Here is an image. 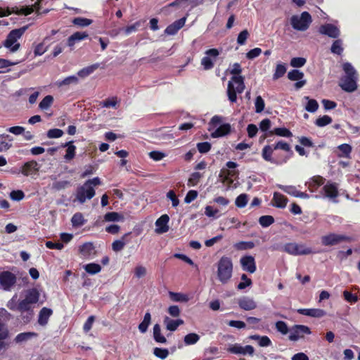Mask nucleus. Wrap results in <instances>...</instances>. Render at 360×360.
Wrapping results in <instances>:
<instances>
[{
    "mask_svg": "<svg viewBox=\"0 0 360 360\" xmlns=\"http://www.w3.org/2000/svg\"><path fill=\"white\" fill-rule=\"evenodd\" d=\"M339 85L346 92H354L357 89L356 77L343 76Z\"/></svg>",
    "mask_w": 360,
    "mask_h": 360,
    "instance_id": "nucleus-16",
    "label": "nucleus"
},
{
    "mask_svg": "<svg viewBox=\"0 0 360 360\" xmlns=\"http://www.w3.org/2000/svg\"><path fill=\"white\" fill-rule=\"evenodd\" d=\"M227 168H222L220 171L219 177L222 179L223 182H228L231 184L233 182V178L238 177L239 172L238 170L231 169L238 167V164L233 161H229L226 163Z\"/></svg>",
    "mask_w": 360,
    "mask_h": 360,
    "instance_id": "nucleus-6",
    "label": "nucleus"
},
{
    "mask_svg": "<svg viewBox=\"0 0 360 360\" xmlns=\"http://www.w3.org/2000/svg\"><path fill=\"white\" fill-rule=\"evenodd\" d=\"M164 323L166 326V329L169 331H175L179 326H181L184 323V320L182 319H171L168 316H165L163 321Z\"/></svg>",
    "mask_w": 360,
    "mask_h": 360,
    "instance_id": "nucleus-29",
    "label": "nucleus"
},
{
    "mask_svg": "<svg viewBox=\"0 0 360 360\" xmlns=\"http://www.w3.org/2000/svg\"><path fill=\"white\" fill-rule=\"evenodd\" d=\"M273 146L275 150H282L286 152V154L277 153L278 158L285 159V163H286L288 161V160L291 158L294 155V153L292 150L290 144L285 141H279L275 144H273Z\"/></svg>",
    "mask_w": 360,
    "mask_h": 360,
    "instance_id": "nucleus-14",
    "label": "nucleus"
},
{
    "mask_svg": "<svg viewBox=\"0 0 360 360\" xmlns=\"http://www.w3.org/2000/svg\"><path fill=\"white\" fill-rule=\"evenodd\" d=\"M151 322V315L150 312H146L144 315L143 320L139 325V330L141 333H144L147 331L148 328Z\"/></svg>",
    "mask_w": 360,
    "mask_h": 360,
    "instance_id": "nucleus-42",
    "label": "nucleus"
},
{
    "mask_svg": "<svg viewBox=\"0 0 360 360\" xmlns=\"http://www.w3.org/2000/svg\"><path fill=\"white\" fill-rule=\"evenodd\" d=\"M339 153L338 156L339 158H351V153L352 151V147L348 143H342L338 146Z\"/></svg>",
    "mask_w": 360,
    "mask_h": 360,
    "instance_id": "nucleus-33",
    "label": "nucleus"
},
{
    "mask_svg": "<svg viewBox=\"0 0 360 360\" xmlns=\"http://www.w3.org/2000/svg\"><path fill=\"white\" fill-rule=\"evenodd\" d=\"M319 32L321 34L326 35L330 38L336 39L340 34V30L331 23H326L319 27Z\"/></svg>",
    "mask_w": 360,
    "mask_h": 360,
    "instance_id": "nucleus-18",
    "label": "nucleus"
},
{
    "mask_svg": "<svg viewBox=\"0 0 360 360\" xmlns=\"http://www.w3.org/2000/svg\"><path fill=\"white\" fill-rule=\"evenodd\" d=\"M342 45V42L341 39H337L334 41L331 46V52L337 55H341L343 52V48Z\"/></svg>",
    "mask_w": 360,
    "mask_h": 360,
    "instance_id": "nucleus-57",
    "label": "nucleus"
},
{
    "mask_svg": "<svg viewBox=\"0 0 360 360\" xmlns=\"http://www.w3.org/2000/svg\"><path fill=\"white\" fill-rule=\"evenodd\" d=\"M39 171V165L37 161L32 160L24 163L19 172L13 171V174L22 173L24 176H28L37 173Z\"/></svg>",
    "mask_w": 360,
    "mask_h": 360,
    "instance_id": "nucleus-13",
    "label": "nucleus"
},
{
    "mask_svg": "<svg viewBox=\"0 0 360 360\" xmlns=\"http://www.w3.org/2000/svg\"><path fill=\"white\" fill-rule=\"evenodd\" d=\"M248 202V195L246 193L240 194L235 200L236 206L239 208H243Z\"/></svg>",
    "mask_w": 360,
    "mask_h": 360,
    "instance_id": "nucleus-51",
    "label": "nucleus"
},
{
    "mask_svg": "<svg viewBox=\"0 0 360 360\" xmlns=\"http://www.w3.org/2000/svg\"><path fill=\"white\" fill-rule=\"evenodd\" d=\"M61 146L63 148L67 147L66 153L64 156L65 159L66 160H72L75 158V153H76V146L75 145H73V142L72 141L67 142L64 144H62Z\"/></svg>",
    "mask_w": 360,
    "mask_h": 360,
    "instance_id": "nucleus-34",
    "label": "nucleus"
},
{
    "mask_svg": "<svg viewBox=\"0 0 360 360\" xmlns=\"http://www.w3.org/2000/svg\"><path fill=\"white\" fill-rule=\"evenodd\" d=\"M275 150L273 145L265 146L262 151V156L263 159L269 162L275 164L277 165H281L285 164V159L278 158L277 153L273 155V153Z\"/></svg>",
    "mask_w": 360,
    "mask_h": 360,
    "instance_id": "nucleus-9",
    "label": "nucleus"
},
{
    "mask_svg": "<svg viewBox=\"0 0 360 360\" xmlns=\"http://www.w3.org/2000/svg\"><path fill=\"white\" fill-rule=\"evenodd\" d=\"M52 309L43 307L39 314L38 323L41 326H45L47 324L49 317L52 315Z\"/></svg>",
    "mask_w": 360,
    "mask_h": 360,
    "instance_id": "nucleus-31",
    "label": "nucleus"
},
{
    "mask_svg": "<svg viewBox=\"0 0 360 360\" xmlns=\"http://www.w3.org/2000/svg\"><path fill=\"white\" fill-rule=\"evenodd\" d=\"M40 294L39 290L35 288H31L25 292V300L31 304H34L39 302Z\"/></svg>",
    "mask_w": 360,
    "mask_h": 360,
    "instance_id": "nucleus-28",
    "label": "nucleus"
},
{
    "mask_svg": "<svg viewBox=\"0 0 360 360\" xmlns=\"http://www.w3.org/2000/svg\"><path fill=\"white\" fill-rule=\"evenodd\" d=\"M202 177V174L198 172L192 173L188 179V185L192 186H196Z\"/></svg>",
    "mask_w": 360,
    "mask_h": 360,
    "instance_id": "nucleus-61",
    "label": "nucleus"
},
{
    "mask_svg": "<svg viewBox=\"0 0 360 360\" xmlns=\"http://www.w3.org/2000/svg\"><path fill=\"white\" fill-rule=\"evenodd\" d=\"M18 311L23 314L27 312V315L25 319L27 321H30L33 316V307L30 302L26 301L25 299L21 300L18 302Z\"/></svg>",
    "mask_w": 360,
    "mask_h": 360,
    "instance_id": "nucleus-22",
    "label": "nucleus"
},
{
    "mask_svg": "<svg viewBox=\"0 0 360 360\" xmlns=\"http://www.w3.org/2000/svg\"><path fill=\"white\" fill-rule=\"evenodd\" d=\"M325 179L321 176H315L309 182L308 188L310 191H316L319 186L324 184Z\"/></svg>",
    "mask_w": 360,
    "mask_h": 360,
    "instance_id": "nucleus-35",
    "label": "nucleus"
},
{
    "mask_svg": "<svg viewBox=\"0 0 360 360\" xmlns=\"http://www.w3.org/2000/svg\"><path fill=\"white\" fill-rule=\"evenodd\" d=\"M238 306L240 309L245 311H250L257 307V303L255 300L247 296L240 297L238 301Z\"/></svg>",
    "mask_w": 360,
    "mask_h": 360,
    "instance_id": "nucleus-25",
    "label": "nucleus"
},
{
    "mask_svg": "<svg viewBox=\"0 0 360 360\" xmlns=\"http://www.w3.org/2000/svg\"><path fill=\"white\" fill-rule=\"evenodd\" d=\"M130 234H131L130 232L127 233L122 237L121 239L115 240L112 243V250L115 252H119V251H121L122 250H123V248H124V246L126 245L125 238Z\"/></svg>",
    "mask_w": 360,
    "mask_h": 360,
    "instance_id": "nucleus-39",
    "label": "nucleus"
},
{
    "mask_svg": "<svg viewBox=\"0 0 360 360\" xmlns=\"http://www.w3.org/2000/svg\"><path fill=\"white\" fill-rule=\"evenodd\" d=\"M88 34L85 32H76L68 37L67 44L70 48H72L76 42L84 40L88 38Z\"/></svg>",
    "mask_w": 360,
    "mask_h": 360,
    "instance_id": "nucleus-27",
    "label": "nucleus"
},
{
    "mask_svg": "<svg viewBox=\"0 0 360 360\" xmlns=\"http://www.w3.org/2000/svg\"><path fill=\"white\" fill-rule=\"evenodd\" d=\"M275 328L276 330L282 335H287L289 332V328L287 323L283 321H278L275 323Z\"/></svg>",
    "mask_w": 360,
    "mask_h": 360,
    "instance_id": "nucleus-56",
    "label": "nucleus"
},
{
    "mask_svg": "<svg viewBox=\"0 0 360 360\" xmlns=\"http://www.w3.org/2000/svg\"><path fill=\"white\" fill-rule=\"evenodd\" d=\"M342 68L346 74L345 76L356 77V72L351 63H345L342 65Z\"/></svg>",
    "mask_w": 360,
    "mask_h": 360,
    "instance_id": "nucleus-63",
    "label": "nucleus"
},
{
    "mask_svg": "<svg viewBox=\"0 0 360 360\" xmlns=\"http://www.w3.org/2000/svg\"><path fill=\"white\" fill-rule=\"evenodd\" d=\"M196 147L199 153L204 154L208 153L210 150L212 145L210 143L207 141L200 142L197 143Z\"/></svg>",
    "mask_w": 360,
    "mask_h": 360,
    "instance_id": "nucleus-64",
    "label": "nucleus"
},
{
    "mask_svg": "<svg viewBox=\"0 0 360 360\" xmlns=\"http://www.w3.org/2000/svg\"><path fill=\"white\" fill-rule=\"evenodd\" d=\"M43 1V0H37L33 5L22 7L20 9H18V7H14L15 12L14 13L15 14H21L25 15H28L33 13L34 11L36 12V13L39 15H40V10H41V4Z\"/></svg>",
    "mask_w": 360,
    "mask_h": 360,
    "instance_id": "nucleus-17",
    "label": "nucleus"
},
{
    "mask_svg": "<svg viewBox=\"0 0 360 360\" xmlns=\"http://www.w3.org/2000/svg\"><path fill=\"white\" fill-rule=\"evenodd\" d=\"M250 338L253 340H258V344L260 347H269L271 345V341L266 335L260 336L259 335H252L250 336Z\"/></svg>",
    "mask_w": 360,
    "mask_h": 360,
    "instance_id": "nucleus-41",
    "label": "nucleus"
},
{
    "mask_svg": "<svg viewBox=\"0 0 360 360\" xmlns=\"http://www.w3.org/2000/svg\"><path fill=\"white\" fill-rule=\"evenodd\" d=\"M274 221V218L271 215H263L259 218V223L264 228L269 227L273 224Z\"/></svg>",
    "mask_w": 360,
    "mask_h": 360,
    "instance_id": "nucleus-48",
    "label": "nucleus"
},
{
    "mask_svg": "<svg viewBox=\"0 0 360 360\" xmlns=\"http://www.w3.org/2000/svg\"><path fill=\"white\" fill-rule=\"evenodd\" d=\"M306 99H308V102L305 106V109L307 111L309 112H314L319 108V103L315 99H310L308 96L305 97Z\"/></svg>",
    "mask_w": 360,
    "mask_h": 360,
    "instance_id": "nucleus-53",
    "label": "nucleus"
},
{
    "mask_svg": "<svg viewBox=\"0 0 360 360\" xmlns=\"http://www.w3.org/2000/svg\"><path fill=\"white\" fill-rule=\"evenodd\" d=\"M27 28L28 26L25 25L18 29L11 30L3 42V45L12 53L17 51L20 47V44L18 42V40L23 35Z\"/></svg>",
    "mask_w": 360,
    "mask_h": 360,
    "instance_id": "nucleus-3",
    "label": "nucleus"
},
{
    "mask_svg": "<svg viewBox=\"0 0 360 360\" xmlns=\"http://www.w3.org/2000/svg\"><path fill=\"white\" fill-rule=\"evenodd\" d=\"M85 221L83 214L80 212L75 213L71 219L72 224L75 227L83 226Z\"/></svg>",
    "mask_w": 360,
    "mask_h": 360,
    "instance_id": "nucleus-47",
    "label": "nucleus"
},
{
    "mask_svg": "<svg viewBox=\"0 0 360 360\" xmlns=\"http://www.w3.org/2000/svg\"><path fill=\"white\" fill-rule=\"evenodd\" d=\"M233 274V262L230 257L223 256L217 262V277L222 283H226Z\"/></svg>",
    "mask_w": 360,
    "mask_h": 360,
    "instance_id": "nucleus-2",
    "label": "nucleus"
},
{
    "mask_svg": "<svg viewBox=\"0 0 360 360\" xmlns=\"http://www.w3.org/2000/svg\"><path fill=\"white\" fill-rule=\"evenodd\" d=\"M11 314L4 308L0 309V349L5 347L4 340L8 336V330L1 319H6Z\"/></svg>",
    "mask_w": 360,
    "mask_h": 360,
    "instance_id": "nucleus-15",
    "label": "nucleus"
},
{
    "mask_svg": "<svg viewBox=\"0 0 360 360\" xmlns=\"http://www.w3.org/2000/svg\"><path fill=\"white\" fill-rule=\"evenodd\" d=\"M206 56L201 59V65L205 70H209L214 68L216 58L219 55V51L217 49H210L205 51Z\"/></svg>",
    "mask_w": 360,
    "mask_h": 360,
    "instance_id": "nucleus-12",
    "label": "nucleus"
},
{
    "mask_svg": "<svg viewBox=\"0 0 360 360\" xmlns=\"http://www.w3.org/2000/svg\"><path fill=\"white\" fill-rule=\"evenodd\" d=\"M96 194L95 190L93 186H88L87 184H84L77 189L76 199L83 204L86 200H91Z\"/></svg>",
    "mask_w": 360,
    "mask_h": 360,
    "instance_id": "nucleus-11",
    "label": "nucleus"
},
{
    "mask_svg": "<svg viewBox=\"0 0 360 360\" xmlns=\"http://www.w3.org/2000/svg\"><path fill=\"white\" fill-rule=\"evenodd\" d=\"M286 72V67L285 64H278L276 67L275 72L273 75V79L276 80L282 77Z\"/></svg>",
    "mask_w": 360,
    "mask_h": 360,
    "instance_id": "nucleus-50",
    "label": "nucleus"
},
{
    "mask_svg": "<svg viewBox=\"0 0 360 360\" xmlns=\"http://www.w3.org/2000/svg\"><path fill=\"white\" fill-rule=\"evenodd\" d=\"M296 311L299 314L314 317V318H321L326 316V312L325 310L321 309H298Z\"/></svg>",
    "mask_w": 360,
    "mask_h": 360,
    "instance_id": "nucleus-23",
    "label": "nucleus"
},
{
    "mask_svg": "<svg viewBox=\"0 0 360 360\" xmlns=\"http://www.w3.org/2000/svg\"><path fill=\"white\" fill-rule=\"evenodd\" d=\"M169 217L167 214H162L155 221L156 229L158 233H165L169 229L168 225Z\"/></svg>",
    "mask_w": 360,
    "mask_h": 360,
    "instance_id": "nucleus-20",
    "label": "nucleus"
},
{
    "mask_svg": "<svg viewBox=\"0 0 360 360\" xmlns=\"http://www.w3.org/2000/svg\"><path fill=\"white\" fill-rule=\"evenodd\" d=\"M186 20V17H183L174 21L173 23L170 24L166 27L165 32L169 35H174L181 28L184 26Z\"/></svg>",
    "mask_w": 360,
    "mask_h": 360,
    "instance_id": "nucleus-24",
    "label": "nucleus"
},
{
    "mask_svg": "<svg viewBox=\"0 0 360 360\" xmlns=\"http://www.w3.org/2000/svg\"><path fill=\"white\" fill-rule=\"evenodd\" d=\"M17 281L16 276L9 271H0V287L5 291H11Z\"/></svg>",
    "mask_w": 360,
    "mask_h": 360,
    "instance_id": "nucleus-8",
    "label": "nucleus"
},
{
    "mask_svg": "<svg viewBox=\"0 0 360 360\" xmlns=\"http://www.w3.org/2000/svg\"><path fill=\"white\" fill-rule=\"evenodd\" d=\"M323 190L324 191L325 196L328 198H335L338 196V188L335 183L328 182L323 186Z\"/></svg>",
    "mask_w": 360,
    "mask_h": 360,
    "instance_id": "nucleus-26",
    "label": "nucleus"
},
{
    "mask_svg": "<svg viewBox=\"0 0 360 360\" xmlns=\"http://www.w3.org/2000/svg\"><path fill=\"white\" fill-rule=\"evenodd\" d=\"M170 299L174 302H187L188 297L186 295L180 292H169Z\"/></svg>",
    "mask_w": 360,
    "mask_h": 360,
    "instance_id": "nucleus-59",
    "label": "nucleus"
},
{
    "mask_svg": "<svg viewBox=\"0 0 360 360\" xmlns=\"http://www.w3.org/2000/svg\"><path fill=\"white\" fill-rule=\"evenodd\" d=\"M231 132V124L226 123L219 126L214 132L211 134L212 138H219L224 136Z\"/></svg>",
    "mask_w": 360,
    "mask_h": 360,
    "instance_id": "nucleus-32",
    "label": "nucleus"
},
{
    "mask_svg": "<svg viewBox=\"0 0 360 360\" xmlns=\"http://www.w3.org/2000/svg\"><path fill=\"white\" fill-rule=\"evenodd\" d=\"M53 102V98L51 95L46 96L39 103V107L41 110L48 109Z\"/></svg>",
    "mask_w": 360,
    "mask_h": 360,
    "instance_id": "nucleus-55",
    "label": "nucleus"
},
{
    "mask_svg": "<svg viewBox=\"0 0 360 360\" xmlns=\"http://www.w3.org/2000/svg\"><path fill=\"white\" fill-rule=\"evenodd\" d=\"M105 221H121L124 220V216L116 212H107L104 217Z\"/></svg>",
    "mask_w": 360,
    "mask_h": 360,
    "instance_id": "nucleus-40",
    "label": "nucleus"
},
{
    "mask_svg": "<svg viewBox=\"0 0 360 360\" xmlns=\"http://www.w3.org/2000/svg\"><path fill=\"white\" fill-rule=\"evenodd\" d=\"M321 243L324 246H333L342 242H351L352 238L345 235L330 233L323 236L321 238Z\"/></svg>",
    "mask_w": 360,
    "mask_h": 360,
    "instance_id": "nucleus-7",
    "label": "nucleus"
},
{
    "mask_svg": "<svg viewBox=\"0 0 360 360\" xmlns=\"http://www.w3.org/2000/svg\"><path fill=\"white\" fill-rule=\"evenodd\" d=\"M304 77V73L299 70H292L288 73V78L291 81H298L302 79Z\"/></svg>",
    "mask_w": 360,
    "mask_h": 360,
    "instance_id": "nucleus-52",
    "label": "nucleus"
},
{
    "mask_svg": "<svg viewBox=\"0 0 360 360\" xmlns=\"http://www.w3.org/2000/svg\"><path fill=\"white\" fill-rule=\"evenodd\" d=\"M200 338V337L198 334L191 333L184 336V342L186 345H192L197 343Z\"/></svg>",
    "mask_w": 360,
    "mask_h": 360,
    "instance_id": "nucleus-44",
    "label": "nucleus"
},
{
    "mask_svg": "<svg viewBox=\"0 0 360 360\" xmlns=\"http://www.w3.org/2000/svg\"><path fill=\"white\" fill-rule=\"evenodd\" d=\"M241 72L242 68L240 63H235L230 70V73L233 76L227 86V96L231 103L236 102L237 94L243 93L245 88L244 83L245 77L240 75Z\"/></svg>",
    "mask_w": 360,
    "mask_h": 360,
    "instance_id": "nucleus-1",
    "label": "nucleus"
},
{
    "mask_svg": "<svg viewBox=\"0 0 360 360\" xmlns=\"http://www.w3.org/2000/svg\"><path fill=\"white\" fill-rule=\"evenodd\" d=\"M275 134L281 137L290 138L292 136V132L285 127H277L269 131V135Z\"/></svg>",
    "mask_w": 360,
    "mask_h": 360,
    "instance_id": "nucleus-37",
    "label": "nucleus"
},
{
    "mask_svg": "<svg viewBox=\"0 0 360 360\" xmlns=\"http://www.w3.org/2000/svg\"><path fill=\"white\" fill-rule=\"evenodd\" d=\"M332 118L328 115H323L317 118L315 121V124L319 127H325L332 122Z\"/></svg>",
    "mask_w": 360,
    "mask_h": 360,
    "instance_id": "nucleus-60",
    "label": "nucleus"
},
{
    "mask_svg": "<svg viewBox=\"0 0 360 360\" xmlns=\"http://www.w3.org/2000/svg\"><path fill=\"white\" fill-rule=\"evenodd\" d=\"M282 250L294 256L307 255L314 253L311 248L307 247L304 244H299L296 243H288L285 244Z\"/></svg>",
    "mask_w": 360,
    "mask_h": 360,
    "instance_id": "nucleus-5",
    "label": "nucleus"
},
{
    "mask_svg": "<svg viewBox=\"0 0 360 360\" xmlns=\"http://www.w3.org/2000/svg\"><path fill=\"white\" fill-rule=\"evenodd\" d=\"M0 137L4 139V140L0 141V152H2L4 150H7L11 147V143H9L7 141L9 142H11L13 141V138L9 135H0Z\"/></svg>",
    "mask_w": 360,
    "mask_h": 360,
    "instance_id": "nucleus-46",
    "label": "nucleus"
},
{
    "mask_svg": "<svg viewBox=\"0 0 360 360\" xmlns=\"http://www.w3.org/2000/svg\"><path fill=\"white\" fill-rule=\"evenodd\" d=\"M98 68H99V63H94L89 66H87L86 68L81 69L79 71H78L77 75L79 77L84 78V77H86L90 75L95 70H96Z\"/></svg>",
    "mask_w": 360,
    "mask_h": 360,
    "instance_id": "nucleus-38",
    "label": "nucleus"
},
{
    "mask_svg": "<svg viewBox=\"0 0 360 360\" xmlns=\"http://www.w3.org/2000/svg\"><path fill=\"white\" fill-rule=\"evenodd\" d=\"M255 246V243L252 241H240L236 243L233 247L237 250H247L254 248Z\"/></svg>",
    "mask_w": 360,
    "mask_h": 360,
    "instance_id": "nucleus-43",
    "label": "nucleus"
},
{
    "mask_svg": "<svg viewBox=\"0 0 360 360\" xmlns=\"http://www.w3.org/2000/svg\"><path fill=\"white\" fill-rule=\"evenodd\" d=\"M78 81H79V79L76 76L72 75V76L67 77L66 78H65L63 80H58L56 82V85L58 87H61L63 86H67V85H70L71 84H77Z\"/></svg>",
    "mask_w": 360,
    "mask_h": 360,
    "instance_id": "nucleus-45",
    "label": "nucleus"
},
{
    "mask_svg": "<svg viewBox=\"0 0 360 360\" xmlns=\"http://www.w3.org/2000/svg\"><path fill=\"white\" fill-rule=\"evenodd\" d=\"M154 355L162 359H165L169 356V350L166 348L155 347L153 349Z\"/></svg>",
    "mask_w": 360,
    "mask_h": 360,
    "instance_id": "nucleus-54",
    "label": "nucleus"
},
{
    "mask_svg": "<svg viewBox=\"0 0 360 360\" xmlns=\"http://www.w3.org/2000/svg\"><path fill=\"white\" fill-rule=\"evenodd\" d=\"M153 338L158 343L165 344L167 340L166 338L161 333V328L158 323H156L153 326Z\"/></svg>",
    "mask_w": 360,
    "mask_h": 360,
    "instance_id": "nucleus-36",
    "label": "nucleus"
},
{
    "mask_svg": "<svg viewBox=\"0 0 360 360\" xmlns=\"http://www.w3.org/2000/svg\"><path fill=\"white\" fill-rule=\"evenodd\" d=\"M241 280L242 281L240 282L237 285V288L238 290H243L245 288L252 285V280L249 278L245 274H242Z\"/></svg>",
    "mask_w": 360,
    "mask_h": 360,
    "instance_id": "nucleus-62",
    "label": "nucleus"
},
{
    "mask_svg": "<svg viewBox=\"0 0 360 360\" xmlns=\"http://www.w3.org/2000/svg\"><path fill=\"white\" fill-rule=\"evenodd\" d=\"M288 198L283 194L275 192L274 193L272 202L273 205L278 208H284L286 207Z\"/></svg>",
    "mask_w": 360,
    "mask_h": 360,
    "instance_id": "nucleus-30",
    "label": "nucleus"
},
{
    "mask_svg": "<svg viewBox=\"0 0 360 360\" xmlns=\"http://www.w3.org/2000/svg\"><path fill=\"white\" fill-rule=\"evenodd\" d=\"M85 271L91 275L98 274L101 270V266L98 264L96 263H89L84 266Z\"/></svg>",
    "mask_w": 360,
    "mask_h": 360,
    "instance_id": "nucleus-49",
    "label": "nucleus"
},
{
    "mask_svg": "<svg viewBox=\"0 0 360 360\" xmlns=\"http://www.w3.org/2000/svg\"><path fill=\"white\" fill-rule=\"evenodd\" d=\"M278 187L283 192L292 196L303 199L309 198L307 193L298 191L294 186L278 185Z\"/></svg>",
    "mask_w": 360,
    "mask_h": 360,
    "instance_id": "nucleus-21",
    "label": "nucleus"
},
{
    "mask_svg": "<svg viewBox=\"0 0 360 360\" xmlns=\"http://www.w3.org/2000/svg\"><path fill=\"white\" fill-rule=\"evenodd\" d=\"M92 22V20L82 17L75 18L72 20V23L79 27H87L90 25Z\"/></svg>",
    "mask_w": 360,
    "mask_h": 360,
    "instance_id": "nucleus-58",
    "label": "nucleus"
},
{
    "mask_svg": "<svg viewBox=\"0 0 360 360\" xmlns=\"http://www.w3.org/2000/svg\"><path fill=\"white\" fill-rule=\"evenodd\" d=\"M312 22L311 16L307 11H304L300 16L292 15L290 18V24L292 27L299 31H305Z\"/></svg>",
    "mask_w": 360,
    "mask_h": 360,
    "instance_id": "nucleus-4",
    "label": "nucleus"
},
{
    "mask_svg": "<svg viewBox=\"0 0 360 360\" xmlns=\"http://www.w3.org/2000/svg\"><path fill=\"white\" fill-rule=\"evenodd\" d=\"M310 334H311V330L309 327L304 325L295 324L290 328V334L288 336V339L290 341L296 342L300 339L304 338V335Z\"/></svg>",
    "mask_w": 360,
    "mask_h": 360,
    "instance_id": "nucleus-10",
    "label": "nucleus"
},
{
    "mask_svg": "<svg viewBox=\"0 0 360 360\" xmlns=\"http://www.w3.org/2000/svg\"><path fill=\"white\" fill-rule=\"evenodd\" d=\"M240 263L243 270L253 274L257 269L256 262L254 257L245 255L240 258Z\"/></svg>",
    "mask_w": 360,
    "mask_h": 360,
    "instance_id": "nucleus-19",
    "label": "nucleus"
}]
</instances>
